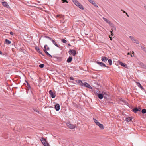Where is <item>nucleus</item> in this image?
<instances>
[{
	"label": "nucleus",
	"mask_w": 146,
	"mask_h": 146,
	"mask_svg": "<svg viewBox=\"0 0 146 146\" xmlns=\"http://www.w3.org/2000/svg\"><path fill=\"white\" fill-rule=\"evenodd\" d=\"M115 30H116V29L115 28Z\"/></svg>",
	"instance_id": "603ef678"
},
{
	"label": "nucleus",
	"mask_w": 146,
	"mask_h": 146,
	"mask_svg": "<svg viewBox=\"0 0 146 146\" xmlns=\"http://www.w3.org/2000/svg\"><path fill=\"white\" fill-rule=\"evenodd\" d=\"M132 118L131 117H128L126 118L125 120L127 122H129L132 120Z\"/></svg>",
	"instance_id": "393cba45"
},
{
	"label": "nucleus",
	"mask_w": 146,
	"mask_h": 146,
	"mask_svg": "<svg viewBox=\"0 0 146 146\" xmlns=\"http://www.w3.org/2000/svg\"><path fill=\"white\" fill-rule=\"evenodd\" d=\"M62 2L63 3L66 2L68 3V2L67 1V0H62Z\"/></svg>",
	"instance_id": "e433bc0d"
},
{
	"label": "nucleus",
	"mask_w": 146,
	"mask_h": 146,
	"mask_svg": "<svg viewBox=\"0 0 146 146\" xmlns=\"http://www.w3.org/2000/svg\"><path fill=\"white\" fill-rule=\"evenodd\" d=\"M35 49L37 50V51L40 54H42L43 56H44V54L42 53V52L40 51V49L38 48V47H36L35 48Z\"/></svg>",
	"instance_id": "f3484780"
},
{
	"label": "nucleus",
	"mask_w": 146,
	"mask_h": 146,
	"mask_svg": "<svg viewBox=\"0 0 146 146\" xmlns=\"http://www.w3.org/2000/svg\"><path fill=\"white\" fill-rule=\"evenodd\" d=\"M35 111L37 112L38 113H39V111L37 109H35L34 110Z\"/></svg>",
	"instance_id": "c9c22d12"
},
{
	"label": "nucleus",
	"mask_w": 146,
	"mask_h": 146,
	"mask_svg": "<svg viewBox=\"0 0 146 146\" xmlns=\"http://www.w3.org/2000/svg\"><path fill=\"white\" fill-rule=\"evenodd\" d=\"M78 82L81 86H84L90 89H92V87L90 86V85L89 84L86 82L83 83L81 80H78Z\"/></svg>",
	"instance_id": "f257e3e1"
},
{
	"label": "nucleus",
	"mask_w": 146,
	"mask_h": 146,
	"mask_svg": "<svg viewBox=\"0 0 146 146\" xmlns=\"http://www.w3.org/2000/svg\"><path fill=\"white\" fill-rule=\"evenodd\" d=\"M61 41L63 43H65L67 42V41L64 39L61 40Z\"/></svg>",
	"instance_id": "473e14b6"
},
{
	"label": "nucleus",
	"mask_w": 146,
	"mask_h": 146,
	"mask_svg": "<svg viewBox=\"0 0 146 146\" xmlns=\"http://www.w3.org/2000/svg\"><path fill=\"white\" fill-rule=\"evenodd\" d=\"M72 56H69L67 60V62L68 63L70 62L72 60Z\"/></svg>",
	"instance_id": "412c9836"
},
{
	"label": "nucleus",
	"mask_w": 146,
	"mask_h": 146,
	"mask_svg": "<svg viewBox=\"0 0 146 146\" xmlns=\"http://www.w3.org/2000/svg\"><path fill=\"white\" fill-rule=\"evenodd\" d=\"M25 82L27 84V85L26 86V87H27V88H28V90L30 89L31 87H30L29 84L28 83V81H27L26 80L25 81Z\"/></svg>",
	"instance_id": "5701e85b"
},
{
	"label": "nucleus",
	"mask_w": 146,
	"mask_h": 146,
	"mask_svg": "<svg viewBox=\"0 0 146 146\" xmlns=\"http://www.w3.org/2000/svg\"><path fill=\"white\" fill-rule=\"evenodd\" d=\"M131 57H133V56H132L131 54Z\"/></svg>",
	"instance_id": "8fccbe9b"
},
{
	"label": "nucleus",
	"mask_w": 146,
	"mask_h": 146,
	"mask_svg": "<svg viewBox=\"0 0 146 146\" xmlns=\"http://www.w3.org/2000/svg\"><path fill=\"white\" fill-rule=\"evenodd\" d=\"M141 49L144 51L146 53V48L143 46H141Z\"/></svg>",
	"instance_id": "a878e982"
},
{
	"label": "nucleus",
	"mask_w": 146,
	"mask_h": 146,
	"mask_svg": "<svg viewBox=\"0 0 146 146\" xmlns=\"http://www.w3.org/2000/svg\"><path fill=\"white\" fill-rule=\"evenodd\" d=\"M0 54L3 55L5 56V55L4 54H2V52L1 51H0Z\"/></svg>",
	"instance_id": "ea45409f"
},
{
	"label": "nucleus",
	"mask_w": 146,
	"mask_h": 146,
	"mask_svg": "<svg viewBox=\"0 0 146 146\" xmlns=\"http://www.w3.org/2000/svg\"><path fill=\"white\" fill-rule=\"evenodd\" d=\"M103 97L107 99L108 97V95H107L106 92H102Z\"/></svg>",
	"instance_id": "4be33fe9"
},
{
	"label": "nucleus",
	"mask_w": 146,
	"mask_h": 146,
	"mask_svg": "<svg viewBox=\"0 0 146 146\" xmlns=\"http://www.w3.org/2000/svg\"><path fill=\"white\" fill-rule=\"evenodd\" d=\"M75 5L78 6L79 8L82 10H84V8L83 6L78 1Z\"/></svg>",
	"instance_id": "9d476101"
},
{
	"label": "nucleus",
	"mask_w": 146,
	"mask_h": 146,
	"mask_svg": "<svg viewBox=\"0 0 146 146\" xmlns=\"http://www.w3.org/2000/svg\"><path fill=\"white\" fill-rule=\"evenodd\" d=\"M47 47V45H44V49L43 50L48 56L49 57L52 58V56L46 51V50H49V47H48L47 48H46V47Z\"/></svg>",
	"instance_id": "7ed1b4c3"
},
{
	"label": "nucleus",
	"mask_w": 146,
	"mask_h": 146,
	"mask_svg": "<svg viewBox=\"0 0 146 146\" xmlns=\"http://www.w3.org/2000/svg\"><path fill=\"white\" fill-rule=\"evenodd\" d=\"M110 36H111L110 35L109 36V37L110 38V37H111Z\"/></svg>",
	"instance_id": "3c124183"
},
{
	"label": "nucleus",
	"mask_w": 146,
	"mask_h": 146,
	"mask_svg": "<svg viewBox=\"0 0 146 146\" xmlns=\"http://www.w3.org/2000/svg\"><path fill=\"white\" fill-rule=\"evenodd\" d=\"M44 66V64H40L39 65V67L40 68H43Z\"/></svg>",
	"instance_id": "2f4dec72"
},
{
	"label": "nucleus",
	"mask_w": 146,
	"mask_h": 146,
	"mask_svg": "<svg viewBox=\"0 0 146 146\" xmlns=\"http://www.w3.org/2000/svg\"><path fill=\"white\" fill-rule=\"evenodd\" d=\"M144 7L145 9L146 10V6H145Z\"/></svg>",
	"instance_id": "de8ad7c7"
},
{
	"label": "nucleus",
	"mask_w": 146,
	"mask_h": 146,
	"mask_svg": "<svg viewBox=\"0 0 146 146\" xmlns=\"http://www.w3.org/2000/svg\"><path fill=\"white\" fill-rule=\"evenodd\" d=\"M93 120L95 123L98 126H99L100 128L102 130L104 129L103 125V124H101L96 119L93 118Z\"/></svg>",
	"instance_id": "f03ea898"
},
{
	"label": "nucleus",
	"mask_w": 146,
	"mask_h": 146,
	"mask_svg": "<svg viewBox=\"0 0 146 146\" xmlns=\"http://www.w3.org/2000/svg\"><path fill=\"white\" fill-rule=\"evenodd\" d=\"M103 19L105 21H106L108 23H109L110 21L108 20L106 18L103 17Z\"/></svg>",
	"instance_id": "bb28decb"
},
{
	"label": "nucleus",
	"mask_w": 146,
	"mask_h": 146,
	"mask_svg": "<svg viewBox=\"0 0 146 146\" xmlns=\"http://www.w3.org/2000/svg\"><path fill=\"white\" fill-rule=\"evenodd\" d=\"M108 63L110 65H111L112 64V61L111 59L108 60Z\"/></svg>",
	"instance_id": "c85d7f7f"
},
{
	"label": "nucleus",
	"mask_w": 146,
	"mask_h": 146,
	"mask_svg": "<svg viewBox=\"0 0 146 146\" xmlns=\"http://www.w3.org/2000/svg\"><path fill=\"white\" fill-rule=\"evenodd\" d=\"M132 54H134V52H133V53H132Z\"/></svg>",
	"instance_id": "09e8293b"
},
{
	"label": "nucleus",
	"mask_w": 146,
	"mask_h": 146,
	"mask_svg": "<svg viewBox=\"0 0 146 146\" xmlns=\"http://www.w3.org/2000/svg\"><path fill=\"white\" fill-rule=\"evenodd\" d=\"M142 64L143 65H144V64H143L142 63Z\"/></svg>",
	"instance_id": "5fc2aeb1"
},
{
	"label": "nucleus",
	"mask_w": 146,
	"mask_h": 146,
	"mask_svg": "<svg viewBox=\"0 0 146 146\" xmlns=\"http://www.w3.org/2000/svg\"><path fill=\"white\" fill-rule=\"evenodd\" d=\"M141 110V108H138L137 107H135L133 109V111L135 113L138 111H140Z\"/></svg>",
	"instance_id": "9b49d317"
},
{
	"label": "nucleus",
	"mask_w": 146,
	"mask_h": 146,
	"mask_svg": "<svg viewBox=\"0 0 146 146\" xmlns=\"http://www.w3.org/2000/svg\"><path fill=\"white\" fill-rule=\"evenodd\" d=\"M108 60V58L106 56L102 57L101 58V60L102 62H106Z\"/></svg>",
	"instance_id": "dca6fc26"
},
{
	"label": "nucleus",
	"mask_w": 146,
	"mask_h": 146,
	"mask_svg": "<svg viewBox=\"0 0 146 146\" xmlns=\"http://www.w3.org/2000/svg\"><path fill=\"white\" fill-rule=\"evenodd\" d=\"M48 47V46H47V47H46V48H47V47Z\"/></svg>",
	"instance_id": "864d4df0"
},
{
	"label": "nucleus",
	"mask_w": 146,
	"mask_h": 146,
	"mask_svg": "<svg viewBox=\"0 0 146 146\" xmlns=\"http://www.w3.org/2000/svg\"><path fill=\"white\" fill-rule=\"evenodd\" d=\"M68 46H71V45L70 44H68Z\"/></svg>",
	"instance_id": "a18cd8bd"
},
{
	"label": "nucleus",
	"mask_w": 146,
	"mask_h": 146,
	"mask_svg": "<svg viewBox=\"0 0 146 146\" xmlns=\"http://www.w3.org/2000/svg\"><path fill=\"white\" fill-rule=\"evenodd\" d=\"M68 52L70 55H72L74 56H75L76 54V51L74 49L70 50Z\"/></svg>",
	"instance_id": "423d86ee"
},
{
	"label": "nucleus",
	"mask_w": 146,
	"mask_h": 146,
	"mask_svg": "<svg viewBox=\"0 0 146 146\" xmlns=\"http://www.w3.org/2000/svg\"><path fill=\"white\" fill-rule=\"evenodd\" d=\"M98 96L99 98L100 99H102L103 98V94H98Z\"/></svg>",
	"instance_id": "6ab92c4d"
},
{
	"label": "nucleus",
	"mask_w": 146,
	"mask_h": 146,
	"mask_svg": "<svg viewBox=\"0 0 146 146\" xmlns=\"http://www.w3.org/2000/svg\"><path fill=\"white\" fill-rule=\"evenodd\" d=\"M88 1L92 4L95 7L98 8V6L95 3V2L93 0H88Z\"/></svg>",
	"instance_id": "f8f14e48"
},
{
	"label": "nucleus",
	"mask_w": 146,
	"mask_h": 146,
	"mask_svg": "<svg viewBox=\"0 0 146 146\" xmlns=\"http://www.w3.org/2000/svg\"><path fill=\"white\" fill-rule=\"evenodd\" d=\"M119 64L121 66H122L124 67H125L126 68H127V65L126 64H125V63H123L121 62H119Z\"/></svg>",
	"instance_id": "aec40b11"
},
{
	"label": "nucleus",
	"mask_w": 146,
	"mask_h": 146,
	"mask_svg": "<svg viewBox=\"0 0 146 146\" xmlns=\"http://www.w3.org/2000/svg\"><path fill=\"white\" fill-rule=\"evenodd\" d=\"M110 40H112V37H110Z\"/></svg>",
	"instance_id": "49530a36"
},
{
	"label": "nucleus",
	"mask_w": 146,
	"mask_h": 146,
	"mask_svg": "<svg viewBox=\"0 0 146 146\" xmlns=\"http://www.w3.org/2000/svg\"><path fill=\"white\" fill-rule=\"evenodd\" d=\"M52 43L55 46H56L57 47H58V48H60V45H59L58 44L56 43V42H55V41L54 40L52 39Z\"/></svg>",
	"instance_id": "2eb2a0df"
},
{
	"label": "nucleus",
	"mask_w": 146,
	"mask_h": 146,
	"mask_svg": "<svg viewBox=\"0 0 146 146\" xmlns=\"http://www.w3.org/2000/svg\"><path fill=\"white\" fill-rule=\"evenodd\" d=\"M10 34L11 35H13V33L12 31H11L10 32Z\"/></svg>",
	"instance_id": "a19ab883"
},
{
	"label": "nucleus",
	"mask_w": 146,
	"mask_h": 146,
	"mask_svg": "<svg viewBox=\"0 0 146 146\" xmlns=\"http://www.w3.org/2000/svg\"><path fill=\"white\" fill-rule=\"evenodd\" d=\"M96 63L99 65L100 66L102 67H106L107 68L108 67V66H106L105 64L102 62H99L98 61H97L96 62Z\"/></svg>",
	"instance_id": "0eeeda50"
},
{
	"label": "nucleus",
	"mask_w": 146,
	"mask_h": 146,
	"mask_svg": "<svg viewBox=\"0 0 146 146\" xmlns=\"http://www.w3.org/2000/svg\"><path fill=\"white\" fill-rule=\"evenodd\" d=\"M55 109L57 111H58L60 109V106L59 104H56L55 105Z\"/></svg>",
	"instance_id": "4468645a"
},
{
	"label": "nucleus",
	"mask_w": 146,
	"mask_h": 146,
	"mask_svg": "<svg viewBox=\"0 0 146 146\" xmlns=\"http://www.w3.org/2000/svg\"><path fill=\"white\" fill-rule=\"evenodd\" d=\"M121 10V11H123V13H126V12H125V11H124V10Z\"/></svg>",
	"instance_id": "79ce46f5"
},
{
	"label": "nucleus",
	"mask_w": 146,
	"mask_h": 146,
	"mask_svg": "<svg viewBox=\"0 0 146 146\" xmlns=\"http://www.w3.org/2000/svg\"><path fill=\"white\" fill-rule=\"evenodd\" d=\"M49 93L50 95L51 96V97L52 98H54L56 96V95L55 93H54L52 90H50L49 91Z\"/></svg>",
	"instance_id": "ddd939ff"
},
{
	"label": "nucleus",
	"mask_w": 146,
	"mask_h": 146,
	"mask_svg": "<svg viewBox=\"0 0 146 146\" xmlns=\"http://www.w3.org/2000/svg\"><path fill=\"white\" fill-rule=\"evenodd\" d=\"M40 140L44 146H49V144L47 143L45 139L41 138Z\"/></svg>",
	"instance_id": "20e7f679"
},
{
	"label": "nucleus",
	"mask_w": 146,
	"mask_h": 146,
	"mask_svg": "<svg viewBox=\"0 0 146 146\" xmlns=\"http://www.w3.org/2000/svg\"><path fill=\"white\" fill-rule=\"evenodd\" d=\"M66 125L70 129H74L76 127V126L71 124L70 122L67 123Z\"/></svg>",
	"instance_id": "39448f33"
},
{
	"label": "nucleus",
	"mask_w": 146,
	"mask_h": 146,
	"mask_svg": "<svg viewBox=\"0 0 146 146\" xmlns=\"http://www.w3.org/2000/svg\"><path fill=\"white\" fill-rule=\"evenodd\" d=\"M69 79L70 80H74V78H73L72 77H70Z\"/></svg>",
	"instance_id": "4c0bfd02"
},
{
	"label": "nucleus",
	"mask_w": 146,
	"mask_h": 146,
	"mask_svg": "<svg viewBox=\"0 0 146 146\" xmlns=\"http://www.w3.org/2000/svg\"><path fill=\"white\" fill-rule=\"evenodd\" d=\"M108 24H109L110 25L111 27H114V25L111 23L110 21V22L109 23H108Z\"/></svg>",
	"instance_id": "c756f323"
},
{
	"label": "nucleus",
	"mask_w": 146,
	"mask_h": 146,
	"mask_svg": "<svg viewBox=\"0 0 146 146\" xmlns=\"http://www.w3.org/2000/svg\"><path fill=\"white\" fill-rule=\"evenodd\" d=\"M72 1L75 4L77 3H78V1L77 0H72Z\"/></svg>",
	"instance_id": "f704fd0d"
},
{
	"label": "nucleus",
	"mask_w": 146,
	"mask_h": 146,
	"mask_svg": "<svg viewBox=\"0 0 146 146\" xmlns=\"http://www.w3.org/2000/svg\"><path fill=\"white\" fill-rule=\"evenodd\" d=\"M142 113L143 114H144L146 113V109H143L141 111Z\"/></svg>",
	"instance_id": "7c9ffc66"
},
{
	"label": "nucleus",
	"mask_w": 146,
	"mask_h": 146,
	"mask_svg": "<svg viewBox=\"0 0 146 146\" xmlns=\"http://www.w3.org/2000/svg\"><path fill=\"white\" fill-rule=\"evenodd\" d=\"M126 14L128 17H129V15H128V14H127V13H126Z\"/></svg>",
	"instance_id": "37998d69"
},
{
	"label": "nucleus",
	"mask_w": 146,
	"mask_h": 146,
	"mask_svg": "<svg viewBox=\"0 0 146 146\" xmlns=\"http://www.w3.org/2000/svg\"><path fill=\"white\" fill-rule=\"evenodd\" d=\"M45 37L46 38L49 39L50 40H51V41H52V39L50 37L48 36H45Z\"/></svg>",
	"instance_id": "72a5a7b5"
},
{
	"label": "nucleus",
	"mask_w": 146,
	"mask_h": 146,
	"mask_svg": "<svg viewBox=\"0 0 146 146\" xmlns=\"http://www.w3.org/2000/svg\"><path fill=\"white\" fill-rule=\"evenodd\" d=\"M113 30H112V31H110V32H111V35L112 36H113Z\"/></svg>",
	"instance_id": "58836bf2"
},
{
	"label": "nucleus",
	"mask_w": 146,
	"mask_h": 146,
	"mask_svg": "<svg viewBox=\"0 0 146 146\" xmlns=\"http://www.w3.org/2000/svg\"><path fill=\"white\" fill-rule=\"evenodd\" d=\"M129 37L134 43H136L137 44H139V42L138 40H137L136 38H134V37L131 36H130Z\"/></svg>",
	"instance_id": "6e6552de"
},
{
	"label": "nucleus",
	"mask_w": 146,
	"mask_h": 146,
	"mask_svg": "<svg viewBox=\"0 0 146 146\" xmlns=\"http://www.w3.org/2000/svg\"><path fill=\"white\" fill-rule=\"evenodd\" d=\"M136 83L137 84V86L139 87L142 90L143 89V86H141L140 83L137 82H136Z\"/></svg>",
	"instance_id": "a211bd4d"
},
{
	"label": "nucleus",
	"mask_w": 146,
	"mask_h": 146,
	"mask_svg": "<svg viewBox=\"0 0 146 146\" xmlns=\"http://www.w3.org/2000/svg\"><path fill=\"white\" fill-rule=\"evenodd\" d=\"M2 4L5 7L8 8L10 9V8L9 5L8 3L7 2H2Z\"/></svg>",
	"instance_id": "1a4fd4ad"
},
{
	"label": "nucleus",
	"mask_w": 146,
	"mask_h": 146,
	"mask_svg": "<svg viewBox=\"0 0 146 146\" xmlns=\"http://www.w3.org/2000/svg\"><path fill=\"white\" fill-rule=\"evenodd\" d=\"M56 17H60V18H61L62 19H63L64 18V16L62 15H56Z\"/></svg>",
	"instance_id": "cd10ccee"
},
{
	"label": "nucleus",
	"mask_w": 146,
	"mask_h": 146,
	"mask_svg": "<svg viewBox=\"0 0 146 146\" xmlns=\"http://www.w3.org/2000/svg\"><path fill=\"white\" fill-rule=\"evenodd\" d=\"M5 42L7 44H10L11 43V42L7 39H5Z\"/></svg>",
	"instance_id": "b1692460"
},
{
	"label": "nucleus",
	"mask_w": 146,
	"mask_h": 146,
	"mask_svg": "<svg viewBox=\"0 0 146 146\" xmlns=\"http://www.w3.org/2000/svg\"><path fill=\"white\" fill-rule=\"evenodd\" d=\"M127 54L129 55L131 54H130V52H128L127 53Z\"/></svg>",
	"instance_id": "c03bdc74"
}]
</instances>
